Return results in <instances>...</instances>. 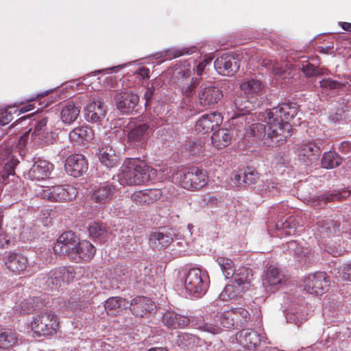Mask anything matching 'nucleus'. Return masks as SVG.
<instances>
[{"label":"nucleus","mask_w":351,"mask_h":351,"mask_svg":"<svg viewBox=\"0 0 351 351\" xmlns=\"http://www.w3.org/2000/svg\"><path fill=\"white\" fill-rule=\"evenodd\" d=\"M298 105L295 103H282L259 114V120L266 123L252 124L247 134L260 140L266 146L282 144L291 135L290 122L298 114Z\"/></svg>","instance_id":"nucleus-1"},{"label":"nucleus","mask_w":351,"mask_h":351,"mask_svg":"<svg viewBox=\"0 0 351 351\" xmlns=\"http://www.w3.org/2000/svg\"><path fill=\"white\" fill-rule=\"evenodd\" d=\"M151 173H154V169L144 161L132 159L123 167L119 182L123 185H140L151 180Z\"/></svg>","instance_id":"nucleus-2"},{"label":"nucleus","mask_w":351,"mask_h":351,"mask_svg":"<svg viewBox=\"0 0 351 351\" xmlns=\"http://www.w3.org/2000/svg\"><path fill=\"white\" fill-rule=\"evenodd\" d=\"M173 180L187 190H198L203 188L208 181L207 171L198 167H191L187 170H180L173 176Z\"/></svg>","instance_id":"nucleus-3"},{"label":"nucleus","mask_w":351,"mask_h":351,"mask_svg":"<svg viewBox=\"0 0 351 351\" xmlns=\"http://www.w3.org/2000/svg\"><path fill=\"white\" fill-rule=\"evenodd\" d=\"M40 313L31 323L32 330L38 336H48L55 334L58 329V317L47 307L39 311Z\"/></svg>","instance_id":"nucleus-4"},{"label":"nucleus","mask_w":351,"mask_h":351,"mask_svg":"<svg viewBox=\"0 0 351 351\" xmlns=\"http://www.w3.org/2000/svg\"><path fill=\"white\" fill-rule=\"evenodd\" d=\"M210 280L206 271L199 268L191 269L186 275L184 287L190 294L195 297L204 295L209 287Z\"/></svg>","instance_id":"nucleus-5"},{"label":"nucleus","mask_w":351,"mask_h":351,"mask_svg":"<svg viewBox=\"0 0 351 351\" xmlns=\"http://www.w3.org/2000/svg\"><path fill=\"white\" fill-rule=\"evenodd\" d=\"M234 317V309L226 311L220 315H215L213 323L211 322V317H206V322L197 324V328L212 334H217L221 331L220 326L228 329L236 328Z\"/></svg>","instance_id":"nucleus-6"},{"label":"nucleus","mask_w":351,"mask_h":351,"mask_svg":"<svg viewBox=\"0 0 351 351\" xmlns=\"http://www.w3.org/2000/svg\"><path fill=\"white\" fill-rule=\"evenodd\" d=\"M31 137L34 144L40 147L49 145L55 142L56 133L52 131V126L48 124L47 117H42L36 122Z\"/></svg>","instance_id":"nucleus-7"},{"label":"nucleus","mask_w":351,"mask_h":351,"mask_svg":"<svg viewBox=\"0 0 351 351\" xmlns=\"http://www.w3.org/2000/svg\"><path fill=\"white\" fill-rule=\"evenodd\" d=\"M40 196L52 202H68L77 195L76 189L71 185H56L42 189Z\"/></svg>","instance_id":"nucleus-8"},{"label":"nucleus","mask_w":351,"mask_h":351,"mask_svg":"<svg viewBox=\"0 0 351 351\" xmlns=\"http://www.w3.org/2000/svg\"><path fill=\"white\" fill-rule=\"evenodd\" d=\"M181 239L177 231L168 227L159 228L150 233L149 237V245L153 248H167L176 240Z\"/></svg>","instance_id":"nucleus-9"},{"label":"nucleus","mask_w":351,"mask_h":351,"mask_svg":"<svg viewBox=\"0 0 351 351\" xmlns=\"http://www.w3.org/2000/svg\"><path fill=\"white\" fill-rule=\"evenodd\" d=\"M75 278L73 269L61 267L51 270L43 280L46 287L50 290L58 289L62 282L69 283Z\"/></svg>","instance_id":"nucleus-10"},{"label":"nucleus","mask_w":351,"mask_h":351,"mask_svg":"<svg viewBox=\"0 0 351 351\" xmlns=\"http://www.w3.org/2000/svg\"><path fill=\"white\" fill-rule=\"evenodd\" d=\"M114 101L117 110L123 114L132 112L136 107L139 97L131 90L117 93Z\"/></svg>","instance_id":"nucleus-11"},{"label":"nucleus","mask_w":351,"mask_h":351,"mask_svg":"<svg viewBox=\"0 0 351 351\" xmlns=\"http://www.w3.org/2000/svg\"><path fill=\"white\" fill-rule=\"evenodd\" d=\"M329 285V280L324 272L308 275L304 281V289L311 294L322 295Z\"/></svg>","instance_id":"nucleus-12"},{"label":"nucleus","mask_w":351,"mask_h":351,"mask_svg":"<svg viewBox=\"0 0 351 351\" xmlns=\"http://www.w3.org/2000/svg\"><path fill=\"white\" fill-rule=\"evenodd\" d=\"M223 97L222 90L217 86H201L198 91L197 102L204 108L217 104Z\"/></svg>","instance_id":"nucleus-13"},{"label":"nucleus","mask_w":351,"mask_h":351,"mask_svg":"<svg viewBox=\"0 0 351 351\" xmlns=\"http://www.w3.org/2000/svg\"><path fill=\"white\" fill-rule=\"evenodd\" d=\"M106 116V107L99 98L89 101L84 109V117L88 122L101 124Z\"/></svg>","instance_id":"nucleus-14"},{"label":"nucleus","mask_w":351,"mask_h":351,"mask_svg":"<svg viewBox=\"0 0 351 351\" xmlns=\"http://www.w3.org/2000/svg\"><path fill=\"white\" fill-rule=\"evenodd\" d=\"M214 66L219 74L232 76L238 71L240 64L238 59L228 53H223L215 60Z\"/></svg>","instance_id":"nucleus-15"},{"label":"nucleus","mask_w":351,"mask_h":351,"mask_svg":"<svg viewBox=\"0 0 351 351\" xmlns=\"http://www.w3.org/2000/svg\"><path fill=\"white\" fill-rule=\"evenodd\" d=\"M79 238L72 231L62 233L58 239L53 251L56 254L69 256L70 252L78 244Z\"/></svg>","instance_id":"nucleus-16"},{"label":"nucleus","mask_w":351,"mask_h":351,"mask_svg":"<svg viewBox=\"0 0 351 351\" xmlns=\"http://www.w3.org/2000/svg\"><path fill=\"white\" fill-rule=\"evenodd\" d=\"M116 190V186L110 181L99 183L93 189L91 199L99 204H105L113 198Z\"/></svg>","instance_id":"nucleus-17"},{"label":"nucleus","mask_w":351,"mask_h":351,"mask_svg":"<svg viewBox=\"0 0 351 351\" xmlns=\"http://www.w3.org/2000/svg\"><path fill=\"white\" fill-rule=\"evenodd\" d=\"M320 154L319 146L313 141L304 142L298 149V159L306 165H311L317 161Z\"/></svg>","instance_id":"nucleus-18"},{"label":"nucleus","mask_w":351,"mask_h":351,"mask_svg":"<svg viewBox=\"0 0 351 351\" xmlns=\"http://www.w3.org/2000/svg\"><path fill=\"white\" fill-rule=\"evenodd\" d=\"M95 252V247L89 241H78V244L70 252L69 258L75 263L86 262L93 258Z\"/></svg>","instance_id":"nucleus-19"},{"label":"nucleus","mask_w":351,"mask_h":351,"mask_svg":"<svg viewBox=\"0 0 351 351\" xmlns=\"http://www.w3.org/2000/svg\"><path fill=\"white\" fill-rule=\"evenodd\" d=\"M65 169L73 177L82 176L88 169V162L82 154H73L66 160Z\"/></svg>","instance_id":"nucleus-20"},{"label":"nucleus","mask_w":351,"mask_h":351,"mask_svg":"<svg viewBox=\"0 0 351 351\" xmlns=\"http://www.w3.org/2000/svg\"><path fill=\"white\" fill-rule=\"evenodd\" d=\"M130 311L138 317H146L156 311L155 303L149 298L138 296L130 302Z\"/></svg>","instance_id":"nucleus-21"},{"label":"nucleus","mask_w":351,"mask_h":351,"mask_svg":"<svg viewBox=\"0 0 351 351\" xmlns=\"http://www.w3.org/2000/svg\"><path fill=\"white\" fill-rule=\"evenodd\" d=\"M152 130L153 128L147 123L136 125L128 131V141L134 146H142L147 141Z\"/></svg>","instance_id":"nucleus-22"},{"label":"nucleus","mask_w":351,"mask_h":351,"mask_svg":"<svg viewBox=\"0 0 351 351\" xmlns=\"http://www.w3.org/2000/svg\"><path fill=\"white\" fill-rule=\"evenodd\" d=\"M5 266L8 270L15 274H20L27 267V258L17 252H9L3 258Z\"/></svg>","instance_id":"nucleus-23"},{"label":"nucleus","mask_w":351,"mask_h":351,"mask_svg":"<svg viewBox=\"0 0 351 351\" xmlns=\"http://www.w3.org/2000/svg\"><path fill=\"white\" fill-rule=\"evenodd\" d=\"M254 105L245 96H237L234 100L233 114L231 119H239L241 123L246 122L245 116L253 109Z\"/></svg>","instance_id":"nucleus-24"},{"label":"nucleus","mask_w":351,"mask_h":351,"mask_svg":"<svg viewBox=\"0 0 351 351\" xmlns=\"http://www.w3.org/2000/svg\"><path fill=\"white\" fill-rule=\"evenodd\" d=\"M222 122V117L219 112L202 115L196 121L195 130L199 133H208L219 126Z\"/></svg>","instance_id":"nucleus-25"},{"label":"nucleus","mask_w":351,"mask_h":351,"mask_svg":"<svg viewBox=\"0 0 351 351\" xmlns=\"http://www.w3.org/2000/svg\"><path fill=\"white\" fill-rule=\"evenodd\" d=\"M285 281V276L278 268L273 265L267 267L264 276L263 285L267 289L270 287V291L279 289Z\"/></svg>","instance_id":"nucleus-26"},{"label":"nucleus","mask_w":351,"mask_h":351,"mask_svg":"<svg viewBox=\"0 0 351 351\" xmlns=\"http://www.w3.org/2000/svg\"><path fill=\"white\" fill-rule=\"evenodd\" d=\"M53 165L45 160L38 159L29 170L28 176L32 180H45L49 177Z\"/></svg>","instance_id":"nucleus-27"},{"label":"nucleus","mask_w":351,"mask_h":351,"mask_svg":"<svg viewBox=\"0 0 351 351\" xmlns=\"http://www.w3.org/2000/svg\"><path fill=\"white\" fill-rule=\"evenodd\" d=\"M162 196L158 189H147L136 191L131 196V199L138 205H149L156 202Z\"/></svg>","instance_id":"nucleus-28"},{"label":"nucleus","mask_w":351,"mask_h":351,"mask_svg":"<svg viewBox=\"0 0 351 351\" xmlns=\"http://www.w3.org/2000/svg\"><path fill=\"white\" fill-rule=\"evenodd\" d=\"M234 180L239 183L243 182L247 187L256 191L262 190L259 176L256 171L252 167H247L241 173L234 176Z\"/></svg>","instance_id":"nucleus-29"},{"label":"nucleus","mask_w":351,"mask_h":351,"mask_svg":"<svg viewBox=\"0 0 351 351\" xmlns=\"http://www.w3.org/2000/svg\"><path fill=\"white\" fill-rule=\"evenodd\" d=\"M47 298L48 297L46 295H42L25 300L20 304L21 311L24 314L39 312L49 304L46 301Z\"/></svg>","instance_id":"nucleus-30"},{"label":"nucleus","mask_w":351,"mask_h":351,"mask_svg":"<svg viewBox=\"0 0 351 351\" xmlns=\"http://www.w3.org/2000/svg\"><path fill=\"white\" fill-rule=\"evenodd\" d=\"M236 339L248 350L256 348L261 343L260 335L252 330H241L236 334Z\"/></svg>","instance_id":"nucleus-31"},{"label":"nucleus","mask_w":351,"mask_h":351,"mask_svg":"<svg viewBox=\"0 0 351 351\" xmlns=\"http://www.w3.org/2000/svg\"><path fill=\"white\" fill-rule=\"evenodd\" d=\"M98 158L102 165L110 169L117 166L119 155L111 145H102L99 149Z\"/></svg>","instance_id":"nucleus-32"},{"label":"nucleus","mask_w":351,"mask_h":351,"mask_svg":"<svg viewBox=\"0 0 351 351\" xmlns=\"http://www.w3.org/2000/svg\"><path fill=\"white\" fill-rule=\"evenodd\" d=\"M162 323L169 329H176L188 326L190 319L174 311H167L163 315Z\"/></svg>","instance_id":"nucleus-33"},{"label":"nucleus","mask_w":351,"mask_h":351,"mask_svg":"<svg viewBox=\"0 0 351 351\" xmlns=\"http://www.w3.org/2000/svg\"><path fill=\"white\" fill-rule=\"evenodd\" d=\"M234 130L228 129H219L213 132L211 136L212 143L217 149L227 147L232 139Z\"/></svg>","instance_id":"nucleus-34"},{"label":"nucleus","mask_w":351,"mask_h":351,"mask_svg":"<svg viewBox=\"0 0 351 351\" xmlns=\"http://www.w3.org/2000/svg\"><path fill=\"white\" fill-rule=\"evenodd\" d=\"M93 138L94 132L88 125L75 128L69 133V139L76 143L88 142Z\"/></svg>","instance_id":"nucleus-35"},{"label":"nucleus","mask_w":351,"mask_h":351,"mask_svg":"<svg viewBox=\"0 0 351 351\" xmlns=\"http://www.w3.org/2000/svg\"><path fill=\"white\" fill-rule=\"evenodd\" d=\"M317 232L322 236H328L337 233L338 232L344 231L340 228V223L338 221L330 218L319 220L317 222Z\"/></svg>","instance_id":"nucleus-36"},{"label":"nucleus","mask_w":351,"mask_h":351,"mask_svg":"<svg viewBox=\"0 0 351 351\" xmlns=\"http://www.w3.org/2000/svg\"><path fill=\"white\" fill-rule=\"evenodd\" d=\"M263 83L257 79H245L241 84L240 88L247 95L258 96L261 95L264 88Z\"/></svg>","instance_id":"nucleus-37"},{"label":"nucleus","mask_w":351,"mask_h":351,"mask_svg":"<svg viewBox=\"0 0 351 351\" xmlns=\"http://www.w3.org/2000/svg\"><path fill=\"white\" fill-rule=\"evenodd\" d=\"M253 274L252 269L245 267H241L234 269V274L230 276L234 283L245 289V285H248L252 280Z\"/></svg>","instance_id":"nucleus-38"},{"label":"nucleus","mask_w":351,"mask_h":351,"mask_svg":"<svg viewBox=\"0 0 351 351\" xmlns=\"http://www.w3.org/2000/svg\"><path fill=\"white\" fill-rule=\"evenodd\" d=\"M88 232L92 238L98 239L100 242H104L110 238L107 226L103 223H93L89 226Z\"/></svg>","instance_id":"nucleus-39"},{"label":"nucleus","mask_w":351,"mask_h":351,"mask_svg":"<svg viewBox=\"0 0 351 351\" xmlns=\"http://www.w3.org/2000/svg\"><path fill=\"white\" fill-rule=\"evenodd\" d=\"M176 343L182 349H189L201 346L202 340L194 335L184 332L178 335Z\"/></svg>","instance_id":"nucleus-40"},{"label":"nucleus","mask_w":351,"mask_h":351,"mask_svg":"<svg viewBox=\"0 0 351 351\" xmlns=\"http://www.w3.org/2000/svg\"><path fill=\"white\" fill-rule=\"evenodd\" d=\"M19 161L14 158L8 159V162L5 163L3 170L0 173V182L4 184H7L10 182V178L14 179L15 176V167L18 165Z\"/></svg>","instance_id":"nucleus-41"},{"label":"nucleus","mask_w":351,"mask_h":351,"mask_svg":"<svg viewBox=\"0 0 351 351\" xmlns=\"http://www.w3.org/2000/svg\"><path fill=\"white\" fill-rule=\"evenodd\" d=\"M80 112V107L68 104L62 109L61 119L64 123L71 124L77 119Z\"/></svg>","instance_id":"nucleus-42"},{"label":"nucleus","mask_w":351,"mask_h":351,"mask_svg":"<svg viewBox=\"0 0 351 351\" xmlns=\"http://www.w3.org/2000/svg\"><path fill=\"white\" fill-rule=\"evenodd\" d=\"M342 162L341 157L336 152H325L322 158V165L326 169L337 167Z\"/></svg>","instance_id":"nucleus-43"},{"label":"nucleus","mask_w":351,"mask_h":351,"mask_svg":"<svg viewBox=\"0 0 351 351\" xmlns=\"http://www.w3.org/2000/svg\"><path fill=\"white\" fill-rule=\"evenodd\" d=\"M130 306V301L121 297H111L104 304L106 311H114L116 309H126Z\"/></svg>","instance_id":"nucleus-44"},{"label":"nucleus","mask_w":351,"mask_h":351,"mask_svg":"<svg viewBox=\"0 0 351 351\" xmlns=\"http://www.w3.org/2000/svg\"><path fill=\"white\" fill-rule=\"evenodd\" d=\"M350 195V192L349 191H333L319 195L318 197V202L320 204H326L327 202L335 200L341 201L349 197Z\"/></svg>","instance_id":"nucleus-45"},{"label":"nucleus","mask_w":351,"mask_h":351,"mask_svg":"<svg viewBox=\"0 0 351 351\" xmlns=\"http://www.w3.org/2000/svg\"><path fill=\"white\" fill-rule=\"evenodd\" d=\"M243 291V287H240L234 283L232 285H228L223 288V291L219 294V298L223 301H228L234 298L238 295V294Z\"/></svg>","instance_id":"nucleus-46"},{"label":"nucleus","mask_w":351,"mask_h":351,"mask_svg":"<svg viewBox=\"0 0 351 351\" xmlns=\"http://www.w3.org/2000/svg\"><path fill=\"white\" fill-rule=\"evenodd\" d=\"M16 341V335L12 330H6L0 332V348H10L13 346Z\"/></svg>","instance_id":"nucleus-47"},{"label":"nucleus","mask_w":351,"mask_h":351,"mask_svg":"<svg viewBox=\"0 0 351 351\" xmlns=\"http://www.w3.org/2000/svg\"><path fill=\"white\" fill-rule=\"evenodd\" d=\"M218 265L220 266L224 276L226 278H230L234 274V267L233 261L226 257H218L216 260Z\"/></svg>","instance_id":"nucleus-48"},{"label":"nucleus","mask_w":351,"mask_h":351,"mask_svg":"<svg viewBox=\"0 0 351 351\" xmlns=\"http://www.w3.org/2000/svg\"><path fill=\"white\" fill-rule=\"evenodd\" d=\"M234 322L236 328L244 327L250 320V313L244 308H239L234 309Z\"/></svg>","instance_id":"nucleus-49"},{"label":"nucleus","mask_w":351,"mask_h":351,"mask_svg":"<svg viewBox=\"0 0 351 351\" xmlns=\"http://www.w3.org/2000/svg\"><path fill=\"white\" fill-rule=\"evenodd\" d=\"M302 70L308 77L320 76L325 74L327 71L326 69H321L310 63L302 65Z\"/></svg>","instance_id":"nucleus-50"},{"label":"nucleus","mask_w":351,"mask_h":351,"mask_svg":"<svg viewBox=\"0 0 351 351\" xmlns=\"http://www.w3.org/2000/svg\"><path fill=\"white\" fill-rule=\"evenodd\" d=\"M193 48H182V49H169L165 51V55H163L164 57H168L169 58H176L178 57H180L181 56L185 55V54H191L193 52Z\"/></svg>","instance_id":"nucleus-51"},{"label":"nucleus","mask_w":351,"mask_h":351,"mask_svg":"<svg viewBox=\"0 0 351 351\" xmlns=\"http://www.w3.org/2000/svg\"><path fill=\"white\" fill-rule=\"evenodd\" d=\"M128 272V267L123 265H117L114 269L113 271L111 272V276L112 278L116 279L117 281L120 280V282L123 280V277Z\"/></svg>","instance_id":"nucleus-52"},{"label":"nucleus","mask_w":351,"mask_h":351,"mask_svg":"<svg viewBox=\"0 0 351 351\" xmlns=\"http://www.w3.org/2000/svg\"><path fill=\"white\" fill-rule=\"evenodd\" d=\"M222 201L221 196L214 195V194H206L203 196L202 197V202L210 206H214L217 205L219 203H220Z\"/></svg>","instance_id":"nucleus-53"},{"label":"nucleus","mask_w":351,"mask_h":351,"mask_svg":"<svg viewBox=\"0 0 351 351\" xmlns=\"http://www.w3.org/2000/svg\"><path fill=\"white\" fill-rule=\"evenodd\" d=\"M319 84L322 88L327 90L340 88L342 86V84L340 82L330 78L324 79L319 82Z\"/></svg>","instance_id":"nucleus-54"},{"label":"nucleus","mask_w":351,"mask_h":351,"mask_svg":"<svg viewBox=\"0 0 351 351\" xmlns=\"http://www.w3.org/2000/svg\"><path fill=\"white\" fill-rule=\"evenodd\" d=\"M346 117V111L341 108L337 109L335 112L331 114L329 117V119L331 122L336 123L345 120Z\"/></svg>","instance_id":"nucleus-55"},{"label":"nucleus","mask_w":351,"mask_h":351,"mask_svg":"<svg viewBox=\"0 0 351 351\" xmlns=\"http://www.w3.org/2000/svg\"><path fill=\"white\" fill-rule=\"evenodd\" d=\"M211 58H206L199 62L195 67H193V71H195L197 75H202L206 65L211 63Z\"/></svg>","instance_id":"nucleus-56"},{"label":"nucleus","mask_w":351,"mask_h":351,"mask_svg":"<svg viewBox=\"0 0 351 351\" xmlns=\"http://www.w3.org/2000/svg\"><path fill=\"white\" fill-rule=\"evenodd\" d=\"M12 120L11 112L8 109L0 110V125H5Z\"/></svg>","instance_id":"nucleus-57"},{"label":"nucleus","mask_w":351,"mask_h":351,"mask_svg":"<svg viewBox=\"0 0 351 351\" xmlns=\"http://www.w3.org/2000/svg\"><path fill=\"white\" fill-rule=\"evenodd\" d=\"M199 82V79L195 78L194 80L193 78L191 84L187 86L186 87L182 88V94L187 97H191L194 93L195 85L197 84Z\"/></svg>","instance_id":"nucleus-58"},{"label":"nucleus","mask_w":351,"mask_h":351,"mask_svg":"<svg viewBox=\"0 0 351 351\" xmlns=\"http://www.w3.org/2000/svg\"><path fill=\"white\" fill-rule=\"evenodd\" d=\"M341 278L344 280H351V263L345 265L341 269Z\"/></svg>","instance_id":"nucleus-59"},{"label":"nucleus","mask_w":351,"mask_h":351,"mask_svg":"<svg viewBox=\"0 0 351 351\" xmlns=\"http://www.w3.org/2000/svg\"><path fill=\"white\" fill-rule=\"evenodd\" d=\"M136 73L141 76L143 79H147L149 77V69L145 66L140 67L137 70Z\"/></svg>","instance_id":"nucleus-60"},{"label":"nucleus","mask_w":351,"mask_h":351,"mask_svg":"<svg viewBox=\"0 0 351 351\" xmlns=\"http://www.w3.org/2000/svg\"><path fill=\"white\" fill-rule=\"evenodd\" d=\"M192 71L190 68L180 69L178 71V74L183 78H188L191 76Z\"/></svg>","instance_id":"nucleus-61"},{"label":"nucleus","mask_w":351,"mask_h":351,"mask_svg":"<svg viewBox=\"0 0 351 351\" xmlns=\"http://www.w3.org/2000/svg\"><path fill=\"white\" fill-rule=\"evenodd\" d=\"M296 253L298 254V261L300 262L304 261L306 263V261L303 260V256L306 257V255L309 254V250L308 249L302 250L301 248H297Z\"/></svg>","instance_id":"nucleus-62"},{"label":"nucleus","mask_w":351,"mask_h":351,"mask_svg":"<svg viewBox=\"0 0 351 351\" xmlns=\"http://www.w3.org/2000/svg\"><path fill=\"white\" fill-rule=\"evenodd\" d=\"M277 183L269 181L267 182L264 184L261 191H271L272 189H276L277 187Z\"/></svg>","instance_id":"nucleus-63"},{"label":"nucleus","mask_w":351,"mask_h":351,"mask_svg":"<svg viewBox=\"0 0 351 351\" xmlns=\"http://www.w3.org/2000/svg\"><path fill=\"white\" fill-rule=\"evenodd\" d=\"M154 88L153 86L148 87L144 95V97L146 100V104L152 99L154 95Z\"/></svg>","instance_id":"nucleus-64"}]
</instances>
